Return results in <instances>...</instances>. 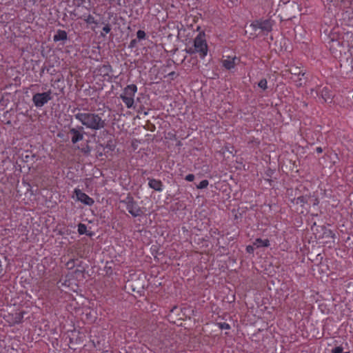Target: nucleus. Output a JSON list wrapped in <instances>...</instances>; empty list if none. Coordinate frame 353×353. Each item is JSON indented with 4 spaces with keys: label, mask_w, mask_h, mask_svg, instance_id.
Here are the masks:
<instances>
[{
    "label": "nucleus",
    "mask_w": 353,
    "mask_h": 353,
    "mask_svg": "<svg viewBox=\"0 0 353 353\" xmlns=\"http://www.w3.org/2000/svg\"><path fill=\"white\" fill-rule=\"evenodd\" d=\"M103 114L78 110L74 113V118L78 120L86 128L92 130H99L106 125L105 119L102 118Z\"/></svg>",
    "instance_id": "1"
},
{
    "label": "nucleus",
    "mask_w": 353,
    "mask_h": 353,
    "mask_svg": "<svg viewBox=\"0 0 353 353\" xmlns=\"http://www.w3.org/2000/svg\"><path fill=\"white\" fill-rule=\"evenodd\" d=\"M137 91V87L134 84L127 85L120 97L128 108H131L134 105V97Z\"/></svg>",
    "instance_id": "2"
},
{
    "label": "nucleus",
    "mask_w": 353,
    "mask_h": 353,
    "mask_svg": "<svg viewBox=\"0 0 353 353\" xmlns=\"http://www.w3.org/2000/svg\"><path fill=\"white\" fill-rule=\"evenodd\" d=\"M194 47L200 57L203 59L208 54V46L205 39L204 33H199L194 41Z\"/></svg>",
    "instance_id": "3"
},
{
    "label": "nucleus",
    "mask_w": 353,
    "mask_h": 353,
    "mask_svg": "<svg viewBox=\"0 0 353 353\" xmlns=\"http://www.w3.org/2000/svg\"><path fill=\"white\" fill-rule=\"evenodd\" d=\"M121 202L125 204L126 210L132 216H139L143 214L141 208L132 196H127V198Z\"/></svg>",
    "instance_id": "4"
},
{
    "label": "nucleus",
    "mask_w": 353,
    "mask_h": 353,
    "mask_svg": "<svg viewBox=\"0 0 353 353\" xmlns=\"http://www.w3.org/2000/svg\"><path fill=\"white\" fill-rule=\"evenodd\" d=\"M272 23L270 20L266 19L263 21H254L251 25L250 28L256 31L258 29L263 32H270L272 30Z\"/></svg>",
    "instance_id": "5"
},
{
    "label": "nucleus",
    "mask_w": 353,
    "mask_h": 353,
    "mask_svg": "<svg viewBox=\"0 0 353 353\" xmlns=\"http://www.w3.org/2000/svg\"><path fill=\"white\" fill-rule=\"evenodd\" d=\"M68 133L72 135L71 142L75 144L83 139L85 132L83 126H77L76 128H70Z\"/></svg>",
    "instance_id": "6"
},
{
    "label": "nucleus",
    "mask_w": 353,
    "mask_h": 353,
    "mask_svg": "<svg viewBox=\"0 0 353 353\" xmlns=\"http://www.w3.org/2000/svg\"><path fill=\"white\" fill-rule=\"evenodd\" d=\"M345 45L346 43H345L344 41H341L339 39L334 38H332L329 42L330 50L336 55L338 54H341Z\"/></svg>",
    "instance_id": "7"
},
{
    "label": "nucleus",
    "mask_w": 353,
    "mask_h": 353,
    "mask_svg": "<svg viewBox=\"0 0 353 353\" xmlns=\"http://www.w3.org/2000/svg\"><path fill=\"white\" fill-rule=\"evenodd\" d=\"M74 194L77 196V200L80 201L81 202L85 205H92L94 202L91 197H90L88 195H87L85 193L83 192L81 190L79 189L74 190Z\"/></svg>",
    "instance_id": "8"
},
{
    "label": "nucleus",
    "mask_w": 353,
    "mask_h": 353,
    "mask_svg": "<svg viewBox=\"0 0 353 353\" xmlns=\"http://www.w3.org/2000/svg\"><path fill=\"white\" fill-rule=\"evenodd\" d=\"M148 185L155 191L161 192L163 190V183L160 180L149 178Z\"/></svg>",
    "instance_id": "9"
},
{
    "label": "nucleus",
    "mask_w": 353,
    "mask_h": 353,
    "mask_svg": "<svg viewBox=\"0 0 353 353\" xmlns=\"http://www.w3.org/2000/svg\"><path fill=\"white\" fill-rule=\"evenodd\" d=\"M32 100L37 107L43 106L44 105V92L34 94Z\"/></svg>",
    "instance_id": "10"
},
{
    "label": "nucleus",
    "mask_w": 353,
    "mask_h": 353,
    "mask_svg": "<svg viewBox=\"0 0 353 353\" xmlns=\"http://www.w3.org/2000/svg\"><path fill=\"white\" fill-rule=\"evenodd\" d=\"M236 60V58L235 57H232V58L228 57L226 59H224L222 61L223 65L226 69L230 70L235 66V65H236L235 61Z\"/></svg>",
    "instance_id": "11"
},
{
    "label": "nucleus",
    "mask_w": 353,
    "mask_h": 353,
    "mask_svg": "<svg viewBox=\"0 0 353 353\" xmlns=\"http://www.w3.org/2000/svg\"><path fill=\"white\" fill-rule=\"evenodd\" d=\"M67 39V33L65 30H59L53 37L54 41H64Z\"/></svg>",
    "instance_id": "12"
},
{
    "label": "nucleus",
    "mask_w": 353,
    "mask_h": 353,
    "mask_svg": "<svg viewBox=\"0 0 353 353\" xmlns=\"http://www.w3.org/2000/svg\"><path fill=\"white\" fill-rule=\"evenodd\" d=\"M289 71L290 74H292V79L293 77H299L300 75L304 76L305 72H303V70L296 66H292L289 69Z\"/></svg>",
    "instance_id": "13"
},
{
    "label": "nucleus",
    "mask_w": 353,
    "mask_h": 353,
    "mask_svg": "<svg viewBox=\"0 0 353 353\" xmlns=\"http://www.w3.org/2000/svg\"><path fill=\"white\" fill-rule=\"evenodd\" d=\"M269 245H270V241L268 239H256L253 243V245L256 246V248L268 247Z\"/></svg>",
    "instance_id": "14"
},
{
    "label": "nucleus",
    "mask_w": 353,
    "mask_h": 353,
    "mask_svg": "<svg viewBox=\"0 0 353 353\" xmlns=\"http://www.w3.org/2000/svg\"><path fill=\"white\" fill-rule=\"evenodd\" d=\"M321 93L324 102H327L331 100L332 94L330 93V91L327 88H323L321 90Z\"/></svg>",
    "instance_id": "15"
},
{
    "label": "nucleus",
    "mask_w": 353,
    "mask_h": 353,
    "mask_svg": "<svg viewBox=\"0 0 353 353\" xmlns=\"http://www.w3.org/2000/svg\"><path fill=\"white\" fill-rule=\"evenodd\" d=\"M25 312H19L12 314V320L14 323H20L22 322L23 319V314Z\"/></svg>",
    "instance_id": "16"
},
{
    "label": "nucleus",
    "mask_w": 353,
    "mask_h": 353,
    "mask_svg": "<svg viewBox=\"0 0 353 353\" xmlns=\"http://www.w3.org/2000/svg\"><path fill=\"white\" fill-rule=\"evenodd\" d=\"M78 232L80 234H85L88 236H91L92 235V233H88L87 227L83 223H79L78 225Z\"/></svg>",
    "instance_id": "17"
},
{
    "label": "nucleus",
    "mask_w": 353,
    "mask_h": 353,
    "mask_svg": "<svg viewBox=\"0 0 353 353\" xmlns=\"http://www.w3.org/2000/svg\"><path fill=\"white\" fill-rule=\"evenodd\" d=\"M267 80L265 79H262L258 83V86L263 89V90H266L268 86H267Z\"/></svg>",
    "instance_id": "18"
},
{
    "label": "nucleus",
    "mask_w": 353,
    "mask_h": 353,
    "mask_svg": "<svg viewBox=\"0 0 353 353\" xmlns=\"http://www.w3.org/2000/svg\"><path fill=\"white\" fill-rule=\"evenodd\" d=\"M307 196H299L297 199H296V203L297 204H301V205H303V204L305 203H307Z\"/></svg>",
    "instance_id": "19"
},
{
    "label": "nucleus",
    "mask_w": 353,
    "mask_h": 353,
    "mask_svg": "<svg viewBox=\"0 0 353 353\" xmlns=\"http://www.w3.org/2000/svg\"><path fill=\"white\" fill-rule=\"evenodd\" d=\"M209 184V182L208 180H203L201 181L199 185H196V188L198 189H203V188H207V186Z\"/></svg>",
    "instance_id": "20"
},
{
    "label": "nucleus",
    "mask_w": 353,
    "mask_h": 353,
    "mask_svg": "<svg viewBox=\"0 0 353 353\" xmlns=\"http://www.w3.org/2000/svg\"><path fill=\"white\" fill-rule=\"evenodd\" d=\"M145 32L143 30H139L137 32V37L139 39H143L145 37Z\"/></svg>",
    "instance_id": "21"
},
{
    "label": "nucleus",
    "mask_w": 353,
    "mask_h": 353,
    "mask_svg": "<svg viewBox=\"0 0 353 353\" xmlns=\"http://www.w3.org/2000/svg\"><path fill=\"white\" fill-rule=\"evenodd\" d=\"M219 327L221 330H229L230 328V325L227 323H219Z\"/></svg>",
    "instance_id": "22"
},
{
    "label": "nucleus",
    "mask_w": 353,
    "mask_h": 353,
    "mask_svg": "<svg viewBox=\"0 0 353 353\" xmlns=\"http://www.w3.org/2000/svg\"><path fill=\"white\" fill-rule=\"evenodd\" d=\"M90 151H91V149L89 145H86V147L83 148L81 149V152L86 155H89L90 153Z\"/></svg>",
    "instance_id": "23"
},
{
    "label": "nucleus",
    "mask_w": 353,
    "mask_h": 353,
    "mask_svg": "<svg viewBox=\"0 0 353 353\" xmlns=\"http://www.w3.org/2000/svg\"><path fill=\"white\" fill-rule=\"evenodd\" d=\"M332 353H343V347L341 346L336 347L332 350Z\"/></svg>",
    "instance_id": "24"
},
{
    "label": "nucleus",
    "mask_w": 353,
    "mask_h": 353,
    "mask_svg": "<svg viewBox=\"0 0 353 353\" xmlns=\"http://www.w3.org/2000/svg\"><path fill=\"white\" fill-rule=\"evenodd\" d=\"M111 30V27L109 24H106L103 28V31H104L106 34L109 33Z\"/></svg>",
    "instance_id": "25"
},
{
    "label": "nucleus",
    "mask_w": 353,
    "mask_h": 353,
    "mask_svg": "<svg viewBox=\"0 0 353 353\" xmlns=\"http://www.w3.org/2000/svg\"><path fill=\"white\" fill-rule=\"evenodd\" d=\"M194 179V175L189 174L185 176V180L188 181H192Z\"/></svg>",
    "instance_id": "26"
},
{
    "label": "nucleus",
    "mask_w": 353,
    "mask_h": 353,
    "mask_svg": "<svg viewBox=\"0 0 353 353\" xmlns=\"http://www.w3.org/2000/svg\"><path fill=\"white\" fill-rule=\"evenodd\" d=\"M74 260H71L66 263V266L68 269H72L74 267Z\"/></svg>",
    "instance_id": "27"
},
{
    "label": "nucleus",
    "mask_w": 353,
    "mask_h": 353,
    "mask_svg": "<svg viewBox=\"0 0 353 353\" xmlns=\"http://www.w3.org/2000/svg\"><path fill=\"white\" fill-rule=\"evenodd\" d=\"M137 39H132V40L130 41V43L129 48H132L135 47V46H136V45H137Z\"/></svg>",
    "instance_id": "28"
},
{
    "label": "nucleus",
    "mask_w": 353,
    "mask_h": 353,
    "mask_svg": "<svg viewBox=\"0 0 353 353\" xmlns=\"http://www.w3.org/2000/svg\"><path fill=\"white\" fill-rule=\"evenodd\" d=\"M253 246L254 245H248V246H247V248H246L247 252H249V253L253 252V251H254V247Z\"/></svg>",
    "instance_id": "29"
},
{
    "label": "nucleus",
    "mask_w": 353,
    "mask_h": 353,
    "mask_svg": "<svg viewBox=\"0 0 353 353\" xmlns=\"http://www.w3.org/2000/svg\"><path fill=\"white\" fill-rule=\"evenodd\" d=\"M50 94V91L49 92H46V97H46L45 98L46 99V103H47L48 101L51 99Z\"/></svg>",
    "instance_id": "30"
},
{
    "label": "nucleus",
    "mask_w": 353,
    "mask_h": 353,
    "mask_svg": "<svg viewBox=\"0 0 353 353\" xmlns=\"http://www.w3.org/2000/svg\"><path fill=\"white\" fill-rule=\"evenodd\" d=\"M187 52L189 53V54H194L195 52H196V51L195 50V49H192V48H189L188 50H187Z\"/></svg>",
    "instance_id": "31"
},
{
    "label": "nucleus",
    "mask_w": 353,
    "mask_h": 353,
    "mask_svg": "<svg viewBox=\"0 0 353 353\" xmlns=\"http://www.w3.org/2000/svg\"><path fill=\"white\" fill-rule=\"evenodd\" d=\"M86 21L88 23H92L94 21V17L90 15Z\"/></svg>",
    "instance_id": "32"
},
{
    "label": "nucleus",
    "mask_w": 353,
    "mask_h": 353,
    "mask_svg": "<svg viewBox=\"0 0 353 353\" xmlns=\"http://www.w3.org/2000/svg\"><path fill=\"white\" fill-rule=\"evenodd\" d=\"M3 268L1 260L0 259V275L3 274Z\"/></svg>",
    "instance_id": "33"
},
{
    "label": "nucleus",
    "mask_w": 353,
    "mask_h": 353,
    "mask_svg": "<svg viewBox=\"0 0 353 353\" xmlns=\"http://www.w3.org/2000/svg\"><path fill=\"white\" fill-rule=\"evenodd\" d=\"M316 151L317 153L320 154L323 152V149L321 147H318V148H316Z\"/></svg>",
    "instance_id": "34"
},
{
    "label": "nucleus",
    "mask_w": 353,
    "mask_h": 353,
    "mask_svg": "<svg viewBox=\"0 0 353 353\" xmlns=\"http://www.w3.org/2000/svg\"><path fill=\"white\" fill-rule=\"evenodd\" d=\"M299 83L297 84V85H299L301 86L302 85V83L301 82V79H299Z\"/></svg>",
    "instance_id": "35"
},
{
    "label": "nucleus",
    "mask_w": 353,
    "mask_h": 353,
    "mask_svg": "<svg viewBox=\"0 0 353 353\" xmlns=\"http://www.w3.org/2000/svg\"><path fill=\"white\" fill-rule=\"evenodd\" d=\"M44 72V68L43 67H41V72Z\"/></svg>",
    "instance_id": "36"
},
{
    "label": "nucleus",
    "mask_w": 353,
    "mask_h": 353,
    "mask_svg": "<svg viewBox=\"0 0 353 353\" xmlns=\"http://www.w3.org/2000/svg\"><path fill=\"white\" fill-rule=\"evenodd\" d=\"M41 54H42L43 56H44L43 50L41 51Z\"/></svg>",
    "instance_id": "37"
},
{
    "label": "nucleus",
    "mask_w": 353,
    "mask_h": 353,
    "mask_svg": "<svg viewBox=\"0 0 353 353\" xmlns=\"http://www.w3.org/2000/svg\"><path fill=\"white\" fill-rule=\"evenodd\" d=\"M346 37H347V38H349V37H352V36H350V35H347V36H346Z\"/></svg>",
    "instance_id": "38"
},
{
    "label": "nucleus",
    "mask_w": 353,
    "mask_h": 353,
    "mask_svg": "<svg viewBox=\"0 0 353 353\" xmlns=\"http://www.w3.org/2000/svg\"><path fill=\"white\" fill-rule=\"evenodd\" d=\"M343 353H350V352H343Z\"/></svg>",
    "instance_id": "39"
},
{
    "label": "nucleus",
    "mask_w": 353,
    "mask_h": 353,
    "mask_svg": "<svg viewBox=\"0 0 353 353\" xmlns=\"http://www.w3.org/2000/svg\"><path fill=\"white\" fill-rule=\"evenodd\" d=\"M352 99H353V95H352Z\"/></svg>",
    "instance_id": "40"
}]
</instances>
